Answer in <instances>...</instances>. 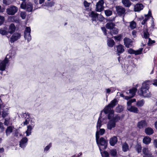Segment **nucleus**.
Returning <instances> with one entry per match:
<instances>
[{
	"mask_svg": "<svg viewBox=\"0 0 157 157\" xmlns=\"http://www.w3.org/2000/svg\"><path fill=\"white\" fill-rule=\"evenodd\" d=\"M123 110V108L121 106H118L116 108V111L117 112L120 113Z\"/></svg>",
	"mask_w": 157,
	"mask_h": 157,
	"instance_id": "43",
	"label": "nucleus"
},
{
	"mask_svg": "<svg viewBox=\"0 0 157 157\" xmlns=\"http://www.w3.org/2000/svg\"><path fill=\"white\" fill-rule=\"evenodd\" d=\"M137 90V89L135 88H133L132 89L130 90L129 93L130 95L128 96H125V98L127 100H128L130 98L133 97L135 95Z\"/></svg>",
	"mask_w": 157,
	"mask_h": 157,
	"instance_id": "14",
	"label": "nucleus"
},
{
	"mask_svg": "<svg viewBox=\"0 0 157 157\" xmlns=\"http://www.w3.org/2000/svg\"><path fill=\"white\" fill-rule=\"evenodd\" d=\"M7 30L8 29L6 27L1 28L0 29V33L2 35H7L8 33Z\"/></svg>",
	"mask_w": 157,
	"mask_h": 157,
	"instance_id": "30",
	"label": "nucleus"
},
{
	"mask_svg": "<svg viewBox=\"0 0 157 157\" xmlns=\"http://www.w3.org/2000/svg\"><path fill=\"white\" fill-rule=\"evenodd\" d=\"M103 154H104L105 157H108L109 156V154L107 151H104Z\"/></svg>",
	"mask_w": 157,
	"mask_h": 157,
	"instance_id": "57",
	"label": "nucleus"
},
{
	"mask_svg": "<svg viewBox=\"0 0 157 157\" xmlns=\"http://www.w3.org/2000/svg\"><path fill=\"white\" fill-rule=\"evenodd\" d=\"M120 119V117L117 115H115L110 119L107 124V128L109 130L114 128L116 126V122Z\"/></svg>",
	"mask_w": 157,
	"mask_h": 157,
	"instance_id": "4",
	"label": "nucleus"
},
{
	"mask_svg": "<svg viewBox=\"0 0 157 157\" xmlns=\"http://www.w3.org/2000/svg\"><path fill=\"white\" fill-rule=\"evenodd\" d=\"M149 81L144 83L141 88L138 91L139 95L144 98H149L151 97V94L150 92L149 89L150 84Z\"/></svg>",
	"mask_w": 157,
	"mask_h": 157,
	"instance_id": "2",
	"label": "nucleus"
},
{
	"mask_svg": "<svg viewBox=\"0 0 157 157\" xmlns=\"http://www.w3.org/2000/svg\"><path fill=\"white\" fill-rule=\"evenodd\" d=\"M8 114V113L7 111H3L2 112V117H5L7 116Z\"/></svg>",
	"mask_w": 157,
	"mask_h": 157,
	"instance_id": "49",
	"label": "nucleus"
},
{
	"mask_svg": "<svg viewBox=\"0 0 157 157\" xmlns=\"http://www.w3.org/2000/svg\"><path fill=\"white\" fill-rule=\"evenodd\" d=\"M3 3L6 5H9L12 2V0H3Z\"/></svg>",
	"mask_w": 157,
	"mask_h": 157,
	"instance_id": "40",
	"label": "nucleus"
},
{
	"mask_svg": "<svg viewBox=\"0 0 157 157\" xmlns=\"http://www.w3.org/2000/svg\"><path fill=\"white\" fill-rule=\"evenodd\" d=\"M142 152L145 155L143 157H151L152 154L147 148H144L142 150Z\"/></svg>",
	"mask_w": 157,
	"mask_h": 157,
	"instance_id": "18",
	"label": "nucleus"
},
{
	"mask_svg": "<svg viewBox=\"0 0 157 157\" xmlns=\"http://www.w3.org/2000/svg\"><path fill=\"white\" fill-rule=\"evenodd\" d=\"M116 48L117 52L118 55H119L120 54L123 53L124 51V47L121 44H119L117 46Z\"/></svg>",
	"mask_w": 157,
	"mask_h": 157,
	"instance_id": "16",
	"label": "nucleus"
},
{
	"mask_svg": "<svg viewBox=\"0 0 157 157\" xmlns=\"http://www.w3.org/2000/svg\"><path fill=\"white\" fill-rule=\"evenodd\" d=\"M89 15L92 18L93 21H96L98 18V14L95 12L91 11L89 13Z\"/></svg>",
	"mask_w": 157,
	"mask_h": 157,
	"instance_id": "21",
	"label": "nucleus"
},
{
	"mask_svg": "<svg viewBox=\"0 0 157 157\" xmlns=\"http://www.w3.org/2000/svg\"><path fill=\"white\" fill-rule=\"evenodd\" d=\"M110 153L112 156H115L117 155V151L115 149L111 150H110Z\"/></svg>",
	"mask_w": 157,
	"mask_h": 157,
	"instance_id": "41",
	"label": "nucleus"
},
{
	"mask_svg": "<svg viewBox=\"0 0 157 157\" xmlns=\"http://www.w3.org/2000/svg\"><path fill=\"white\" fill-rule=\"evenodd\" d=\"M96 140L97 144L98 145L100 150L101 153L102 152L101 151L102 150L106 148L107 142L105 139L103 137H101L100 138L97 137L96 138Z\"/></svg>",
	"mask_w": 157,
	"mask_h": 157,
	"instance_id": "3",
	"label": "nucleus"
},
{
	"mask_svg": "<svg viewBox=\"0 0 157 157\" xmlns=\"http://www.w3.org/2000/svg\"><path fill=\"white\" fill-rule=\"evenodd\" d=\"M4 130L3 124L0 122V132H2Z\"/></svg>",
	"mask_w": 157,
	"mask_h": 157,
	"instance_id": "44",
	"label": "nucleus"
},
{
	"mask_svg": "<svg viewBox=\"0 0 157 157\" xmlns=\"http://www.w3.org/2000/svg\"><path fill=\"white\" fill-rule=\"evenodd\" d=\"M115 24L111 22H109L107 23L105 25L106 28L111 30L113 29L115 26Z\"/></svg>",
	"mask_w": 157,
	"mask_h": 157,
	"instance_id": "27",
	"label": "nucleus"
},
{
	"mask_svg": "<svg viewBox=\"0 0 157 157\" xmlns=\"http://www.w3.org/2000/svg\"><path fill=\"white\" fill-rule=\"evenodd\" d=\"M51 146V144L50 143L48 145L46 146L44 150V151H47L48 150V149L50 148Z\"/></svg>",
	"mask_w": 157,
	"mask_h": 157,
	"instance_id": "51",
	"label": "nucleus"
},
{
	"mask_svg": "<svg viewBox=\"0 0 157 157\" xmlns=\"http://www.w3.org/2000/svg\"><path fill=\"white\" fill-rule=\"evenodd\" d=\"M101 29L103 32L104 34L106 35L107 34L106 30L105 27H103L101 28Z\"/></svg>",
	"mask_w": 157,
	"mask_h": 157,
	"instance_id": "52",
	"label": "nucleus"
},
{
	"mask_svg": "<svg viewBox=\"0 0 157 157\" xmlns=\"http://www.w3.org/2000/svg\"><path fill=\"white\" fill-rule=\"evenodd\" d=\"M105 13L106 16H109L112 14V12L109 10H108L105 11Z\"/></svg>",
	"mask_w": 157,
	"mask_h": 157,
	"instance_id": "38",
	"label": "nucleus"
},
{
	"mask_svg": "<svg viewBox=\"0 0 157 157\" xmlns=\"http://www.w3.org/2000/svg\"><path fill=\"white\" fill-rule=\"evenodd\" d=\"M34 126L35 124L33 123L31 124V125H29L27 126V129L25 132L26 134V136H28L31 134V131Z\"/></svg>",
	"mask_w": 157,
	"mask_h": 157,
	"instance_id": "17",
	"label": "nucleus"
},
{
	"mask_svg": "<svg viewBox=\"0 0 157 157\" xmlns=\"http://www.w3.org/2000/svg\"><path fill=\"white\" fill-rule=\"evenodd\" d=\"M153 144L155 147L156 148H157V139L155 140H154Z\"/></svg>",
	"mask_w": 157,
	"mask_h": 157,
	"instance_id": "56",
	"label": "nucleus"
},
{
	"mask_svg": "<svg viewBox=\"0 0 157 157\" xmlns=\"http://www.w3.org/2000/svg\"><path fill=\"white\" fill-rule=\"evenodd\" d=\"M129 27L131 29H134L136 28V23L135 21H132L129 22Z\"/></svg>",
	"mask_w": 157,
	"mask_h": 157,
	"instance_id": "36",
	"label": "nucleus"
},
{
	"mask_svg": "<svg viewBox=\"0 0 157 157\" xmlns=\"http://www.w3.org/2000/svg\"><path fill=\"white\" fill-rule=\"evenodd\" d=\"M21 7L24 9L26 10L29 12H31L33 10L32 4L30 2H28L26 4L25 2H23L21 5Z\"/></svg>",
	"mask_w": 157,
	"mask_h": 157,
	"instance_id": "6",
	"label": "nucleus"
},
{
	"mask_svg": "<svg viewBox=\"0 0 157 157\" xmlns=\"http://www.w3.org/2000/svg\"><path fill=\"white\" fill-rule=\"evenodd\" d=\"M149 34L147 32V30L145 31H144V37L145 39L149 37Z\"/></svg>",
	"mask_w": 157,
	"mask_h": 157,
	"instance_id": "42",
	"label": "nucleus"
},
{
	"mask_svg": "<svg viewBox=\"0 0 157 157\" xmlns=\"http://www.w3.org/2000/svg\"><path fill=\"white\" fill-rule=\"evenodd\" d=\"M153 132V130L151 128H147L145 129V132L147 135H150L152 134Z\"/></svg>",
	"mask_w": 157,
	"mask_h": 157,
	"instance_id": "32",
	"label": "nucleus"
},
{
	"mask_svg": "<svg viewBox=\"0 0 157 157\" xmlns=\"http://www.w3.org/2000/svg\"><path fill=\"white\" fill-rule=\"evenodd\" d=\"M122 2L124 6L129 7L131 3L129 0H122Z\"/></svg>",
	"mask_w": 157,
	"mask_h": 157,
	"instance_id": "31",
	"label": "nucleus"
},
{
	"mask_svg": "<svg viewBox=\"0 0 157 157\" xmlns=\"http://www.w3.org/2000/svg\"><path fill=\"white\" fill-rule=\"evenodd\" d=\"M137 126L139 128L141 129L146 127L147 124L145 121L142 120L138 123Z\"/></svg>",
	"mask_w": 157,
	"mask_h": 157,
	"instance_id": "19",
	"label": "nucleus"
},
{
	"mask_svg": "<svg viewBox=\"0 0 157 157\" xmlns=\"http://www.w3.org/2000/svg\"><path fill=\"white\" fill-rule=\"evenodd\" d=\"M10 56L7 55L5 59L0 63V70L4 71L5 70L6 64L8 62V58H10Z\"/></svg>",
	"mask_w": 157,
	"mask_h": 157,
	"instance_id": "8",
	"label": "nucleus"
},
{
	"mask_svg": "<svg viewBox=\"0 0 157 157\" xmlns=\"http://www.w3.org/2000/svg\"><path fill=\"white\" fill-rule=\"evenodd\" d=\"M136 32L135 30H133L132 32V34L134 37L136 36Z\"/></svg>",
	"mask_w": 157,
	"mask_h": 157,
	"instance_id": "58",
	"label": "nucleus"
},
{
	"mask_svg": "<svg viewBox=\"0 0 157 157\" xmlns=\"http://www.w3.org/2000/svg\"><path fill=\"white\" fill-rule=\"evenodd\" d=\"M114 44L115 42L113 40L110 39L108 40L107 44L109 47H112Z\"/></svg>",
	"mask_w": 157,
	"mask_h": 157,
	"instance_id": "34",
	"label": "nucleus"
},
{
	"mask_svg": "<svg viewBox=\"0 0 157 157\" xmlns=\"http://www.w3.org/2000/svg\"><path fill=\"white\" fill-rule=\"evenodd\" d=\"M121 36H114V38L115 40H117V41H120L121 40Z\"/></svg>",
	"mask_w": 157,
	"mask_h": 157,
	"instance_id": "50",
	"label": "nucleus"
},
{
	"mask_svg": "<svg viewBox=\"0 0 157 157\" xmlns=\"http://www.w3.org/2000/svg\"><path fill=\"white\" fill-rule=\"evenodd\" d=\"M127 109L129 111L135 113H138L139 112L138 108L133 106H128Z\"/></svg>",
	"mask_w": 157,
	"mask_h": 157,
	"instance_id": "20",
	"label": "nucleus"
},
{
	"mask_svg": "<svg viewBox=\"0 0 157 157\" xmlns=\"http://www.w3.org/2000/svg\"><path fill=\"white\" fill-rule=\"evenodd\" d=\"M14 136L17 137H19V136H21V134L18 131H16L15 132V133L14 135Z\"/></svg>",
	"mask_w": 157,
	"mask_h": 157,
	"instance_id": "45",
	"label": "nucleus"
},
{
	"mask_svg": "<svg viewBox=\"0 0 157 157\" xmlns=\"http://www.w3.org/2000/svg\"><path fill=\"white\" fill-rule=\"evenodd\" d=\"M15 27L14 25L13 24H11L9 26V28L7 31L8 33L10 34L13 33L15 31Z\"/></svg>",
	"mask_w": 157,
	"mask_h": 157,
	"instance_id": "26",
	"label": "nucleus"
},
{
	"mask_svg": "<svg viewBox=\"0 0 157 157\" xmlns=\"http://www.w3.org/2000/svg\"><path fill=\"white\" fill-rule=\"evenodd\" d=\"M132 103V101L131 99L129 100L127 102V105H128L127 107H128V106H131V105Z\"/></svg>",
	"mask_w": 157,
	"mask_h": 157,
	"instance_id": "54",
	"label": "nucleus"
},
{
	"mask_svg": "<svg viewBox=\"0 0 157 157\" xmlns=\"http://www.w3.org/2000/svg\"><path fill=\"white\" fill-rule=\"evenodd\" d=\"M84 5L86 7H88L90 6V3L87 2L86 1H84Z\"/></svg>",
	"mask_w": 157,
	"mask_h": 157,
	"instance_id": "53",
	"label": "nucleus"
},
{
	"mask_svg": "<svg viewBox=\"0 0 157 157\" xmlns=\"http://www.w3.org/2000/svg\"><path fill=\"white\" fill-rule=\"evenodd\" d=\"M28 140L26 137L23 138L20 142V147L21 148L25 147L27 145Z\"/></svg>",
	"mask_w": 157,
	"mask_h": 157,
	"instance_id": "15",
	"label": "nucleus"
},
{
	"mask_svg": "<svg viewBox=\"0 0 157 157\" xmlns=\"http://www.w3.org/2000/svg\"><path fill=\"white\" fill-rule=\"evenodd\" d=\"M13 128V127L11 126H8L6 130V133L7 136L9 135L12 132Z\"/></svg>",
	"mask_w": 157,
	"mask_h": 157,
	"instance_id": "28",
	"label": "nucleus"
},
{
	"mask_svg": "<svg viewBox=\"0 0 157 157\" xmlns=\"http://www.w3.org/2000/svg\"><path fill=\"white\" fill-rule=\"evenodd\" d=\"M20 15L22 19H25L26 16L25 13L24 12H21V13Z\"/></svg>",
	"mask_w": 157,
	"mask_h": 157,
	"instance_id": "46",
	"label": "nucleus"
},
{
	"mask_svg": "<svg viewBox=\"0 0 157 157\" xmlns=\"http://www.w3.org/2000/svg\"><path fill=\"white\" fill-rule=\"evenodd\" d=\"M109 89L112 93L114 92L116 90V89L114 87H111Z\"/></svg>",
	"mask_w": 157,
	"mask_h": 157,
	"instance_id": "59",
	"label": "nucleus"
},
{
	"mask_svg": "<svg viewBox=\"0 0 157 157\" xmlns=\"http://www.w3.org/2000/svg\"><path fill=\"white\" fill-rule=\"evenodd\" d=\"M21 36V35L20 33H14L11 36L10 38V42L11 43H13L19 39L20 38Z\"/></svg>",
	"mask_w": 157,
	"mask_h": 157,
	"instance_id": "11",
	"label": "nucleus"
},
{
	"mask_svg": "<svg viewBox=\"0 0 157 157\" xmlns=\"http://www.w3.org/2000/svg\"><path fill=\"white\" fill-rule=\"evenodd\" d=\"M142 49H140L137 51H134L133 50L130 49L128 51V53L130 54H135V55H137L140 54L141 53Z\"/></svg>",
	"mask_w": 157,
	"mask_h": 157,
	"instance_id": "23",
	"label": "nucleus"
},
{
	"mask_svg": "<svg viewBox=\"0 0 157 157\" xmlns=\"http://www.w3.org/2000/svg\"><path fill=\"white\" fill-rule=\"evenodd\" d=\"M104 1L103 0H100L96 4V10L98 12H101L102 11L104 8L103 4Z\"/></svg>",
	"mask_w": 157,
	"mask_h": 157,
	"instance_id": "10",
	"label": "nucleus"
},
{
	"mask_svg": "<svg viewBox=\"0 0 157 157\" xmlns=\"http://www.w3.org/2000/svg\"><path fill=\"white\" fill-rule=\"evenodd\" d=\"M151 139L148 136H145L143 139V142L146 144H148L150 143Z\"/></svg>",
	"mask_w": 157,
	"mask_h": 157,
	"instance_id": "29",
	"label": "nucleus"
},
{
	"mask_svg": "<svg viewBox=\"0 0 157 157\" xmlns=\"http://www.w3.org/2000/svg\"><path fill=\"white\" fill-rule=\"evenodd\" d=\"M143 5L142 4H137L134 7V10L135 12H139L143 8Z\"/></svg>",
	"mask_w": 157,
	"mask_h": 157,
	"instance_id": "22",
	"label": "nucleus"
},
{
	"mask_svg": "<svg viewBox=\"0 0 157 157\" xmlns=\"http://www.w3.org/2000/svg\"><path fill=\"white\" fill-rule=\"evenodd\" d=\"M145 18L142 22L141 24L142 25H144L148 20L149 18V17L148 16V15H145Z\"/></svg>",
	"mask_w": 157,
	"mask_h": 157,
	"instance_id": "39",
	"label": "nucleus"
},
{
	"mask_svg": "<svg viewBox=\"0 0 157 157\" xmlns=\"http://www.w3.org/2000/svg\"><path fill=\"white\" fill-rule=\"evenodd\" d=\"M101 118V117H100L99 118L97 122V131L96 133V138L97 137L99 138V135L102 136L105 132V131L104 129L102 128L100 129L99 130H98V128L100 129L102 125Z\"/></svg>",
	"mask_w": 157,
	"mask_h": 157,
	"instance_id": "5",
	"label": "nucleus"
},
{
	"mask_svg": "<svg viewBox=\"0 0 157 157\" xmlns=\"http://www.w3.org/2000/svg\"><path fill=\"white\" fill-rule=\"evenodd\" d=\"M122 147L123 151L124 152L126 151L129 149L128 146L126 143L122 144Z\"/></svg>",
	"mask_w": 157,
	"mask_h": 157,
	"instance_id": "35",
	"label": "nucleus"
},
{
	"mask_svg": "<svg viewBox=\"0 0 157 157\" xmlns=\"http://www.w3.org/2000/svg\"><path fill=\"white\" fill-rule=\"evenodd\" d=\"M44 0H39V3L41 4L43 3L44 2Z\"/></svg>",
	"mask_w": 157,
	"mask_h": 157,
	"instance_id": "62",
	"label": "nucleus"
},
{
	"mask_svg": "<svg viewBox=\"0 0 157 157\" xmlns=\"http://www.w3.org/2000/svg\"><path fill=\"white\" fill-rule=\"evenodd\" d=\"M141 147L140 146H139L137 148V151L138 153L141 152Z\"/></svg>",
	"mask_w": 157,
	"mask_h": 157,
	"instance_id": "55",
	"label": "nucleus"
},
{
	"mask_svg": "<svg viewBox=\"0 0 157 157\" xmlns=\"http://www.w3.org/2000/svg\"><path fill=\"white\" fill-rule=\"evenodd\" d=\"M82 154V152H80L79 153L77 156H75V157H79Z\"/></svg>",
	"mask_w": 157,
	"mask_h": 157,
	"instance_id": "64",
	"label": "nucleus"
},
{
	"mask_svg": "<svg viewBox=\"0 0 157 157\" xmlns=\"http://www.w3.org/2000/svg\"><path fill=\"white\" fill-rule=\"evenodd\" d=\"M23 115L24 117H25L26 118V119H25V121L23 123L24 126H25L27 124L29 123V113H24Z\"/></svg>",
	"mask_w": 157,
	"mask_h": 157,
	"instance_id": "25",
	"label": "nucleus"
},
{
	"mask_svg": "<svg viewBox=\"0 0 157 157\" xmlns=\"http://www.w3.org/2000/svg\"><path fill=\"white\" fill-rule=\"evenodd\" d=\"M124 44L127 48H129L132 46V41L130 39L125 37L124 39Z\"/></svg>",
	"mask_w": 157,
	"mask_h": 157,
	"instance_id": "13",
	"label": "nucleus"
},
{
	"mask_svg": "<svg viewBox=\"0 0 157 157\" xmlns=\"http://www.w3.org/2000/svg\"><path fill=\"white\" fill-rule=\"evenodd\" d=\"M111 30L110 31V33L111 34H116L118 33V29L114 27L113 29H111Z\"/></svg>",
	"mask_w": 157,
	"mask_h": 157,
	"instance_id": "37",
	"label": "nucleus"
},
{
	"mask_svg": "<svg viewBox=\"0 0 157 157\" xmlns=\"http://www.w3.org/2000/svg\"><path fill=\"white\" fill-rule=\"evenodd\" d=\"M152 84L154 85L157 86V79H155L154 81V82L152 83Z\"/></svg>",
	"mask_w": 157,
	"mask_h": 157,
	"instance_id": "60",
	"label": "nucleus"
},
{
	"mask_svg": "<svg viewBox=\"0 0 157 157\" xmlns=\"http://www.w3.org/2000/svg\"><path fill=\"white\" fill-rule=\"evenodd\" d=\"M144 100L142 99L136 102V105L138 107H141L144 105Z\"/></svg>",
	"mask_w": 157,
	"mask_h": 157,
	"instance_id": "33",
	"label": "nucleus"
},
{
	"mask_svg": "<svg viewBox=\"0 0 157 157\" xmlns=\"http://www.w3.org/2000/svg\"><path fill=\"white\" fill-rule=\"evenodd\" d=\"M4 151V149L3 148H0V153H2ZM0 157L1 156L0 155Z\"/></svg>",
	"mask_w": 157,
	"mask_h": 157,
	"instance_id": "63",
	"label": "nucleus"
},
{
	"mask_svg": "<svg viewBox=\"0 0 157 157\" xmlns=\"http://www.w3.org/2000/svg\"><path fill=\"white\" fill-rule=\"evenodd\" d=\"M117 139L116 136H113L109 140V143L111 146H113L117 143Z\"/></svg>",
	"mask_w": 157,
	"mask_h": 157,
	"instance_id": "24",
	"label": "nucleus"
},
{
	"mask_svg": "<svg viewBox=\"0 0 157 157\" xmlns=\"http://www.w3.org/2000/svg\"><path fill=\"white\" fill-rule=\"evenodd\" d=\"M10 120L9 119H5V121L4 122V124L8 126L9 124Z\"/></svg>",
	"mask_w": 157,
	"mask_h": 157,
	"instance_id": "47",
	"label": "nucleus"
},
{
	"mask_svg": "<svg viewBox=\"0 0 157 157\" xmlns=\"http://www.w3.org/2000/svg\"><path fill=\"white\" fill-rule=\"evenodd\" d=\"M106 90L107 93L109 94H110V92H111L109 88L106 89Z\"/></svg>",
	"mask_w": 157,
	"mask_h": 157,
	"instance_id": "61",
	"label": "nucleus"
},
{
	"mask_svg": "<svg viewBox=\"0 0 157 157\" xmlns=\"http://www.w3.org/2000/svg\"><path fill=\"white\" fill-rule=\"evenodd\" d=\"M31 29L29 27H26L24 32V37L25 39L27 40L29 42L31 39V37L30 34Z\"/></svg>",
	"mask_w": 157,
	"mask_h": 157,
	"instance_id": "9",
	"label": "nucleus"
},
{
	"mask_svg": "<svg viewBox=\"0 0 157 157\" xmlns=\"http://www.w3.org/2000/svg\"><path fill=\"white\" fill-rule=\"evenodd\" d=\"M116 10L117 14L120 16L123 15L125 12V9L121 6H117L116 7Z\"/></svg>",
	"mask_w": 157,
	"mask_h": 157,
	"instance_id": "12",
	"label": "nucleus"
},
{
	"mask_svg": "<svg viewBox=\"0 0 157 157\" xmlns=\"http://www.w3.org/2000/svg\"><path fill=\"white\" fill-rule=\"evenodd\" d=\"M117 100L114 99L103 109V111L105 114L108 113V118L109 119H111L115 116L114 115V111L113 108L117 105Z\"/></svg>",
	"mask_w": 157,
	"mask_h": 157,
	"instance_id": "1",
	"label": "nucleus"
},
{
	"mask_svg": "<svg viewBox=\"0 0 157 157\" xmlns=\"http://www.w3.org/2000/svg\"><path fill=\"white\" fill-rule=\"evenodd\" d=\"M4 21V18L3 17L0 16V25H1Z\"/></svg>",
	"mask_w": 157,
	"mask_h": 157,
	"instance_id": "48",
	"label": "nucleus"
},
{
	"mask_svg": "<svg viewBox=\"0 0 157 157\" xmlns=\"http://www.w3.org/2000/svg\"><path fill=\"white\" fill-rule=\"evenodd\" d=\"M6 12L8 14L13 15H14L17 11L18 8L13 6H10L6 9Z\"/></svg>",
	"mask_w": 157,
	"mask_h": 157,
	"instance_id": "7",
	"label": "nucleus"
}]
</instances>
